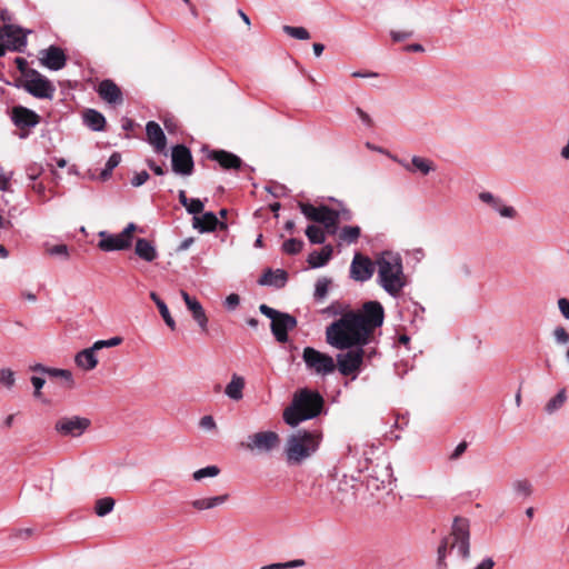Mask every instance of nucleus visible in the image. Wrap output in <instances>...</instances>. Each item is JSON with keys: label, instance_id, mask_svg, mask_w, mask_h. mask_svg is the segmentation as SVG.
Returning <instances> with one entry per match:
<instances>
[{"label": "nucleus", "instance_id": "nucleus-1", "mask_svg": "<svg viewBox=\"0 0 569 569\" xmlns=\"http://www.w3.org/2000/svg\"><path fill=\"white\" fill-rule=\"evenodd\" d=\"M385 320V309L379 301L370 300L359 310H349L347 313L326 328V341L338 349L365 347L371 340L373 332L380 328Z\"/></svg>", "mask_w": 569, "mask_h": 569}, {"label": "nucleus", "instance_id": "nucleus-2", "mask_svg": "<svg viewBox=\"0 0 569 569\" xmlns=\"http://www.w3.org/2000/svg\"><path fill=\"white\" fill-rule=\"evenodd\" d=\"M377 282L391 297L397 298L407 286L402 258L399 253L383 251L376 258Z\"/></svg>", "mask_w": 569, "mask_h": 569}, {"label": "nucleus", "instance_id": "nucleus-3", "mask_svg": "<svg viewBox=\"0 0 569 569\" xmlns=\"http://www.w3.org/2000/svg\"><path fill=\"white\" fill-rule=\"evenodd\" d=\"M325 406L323 397L316 390L300 389L293 395L291 403L283 410V421L290 427L318 417Z\"/></svg>", "mask_w": 569, "mask_h": 569}, {"label": "nucleus", "instance_id": "nucleus-4", "mask_svg": "<svg viewBox=\"0 0 569 569\" xmlns=\"http://www.w3.org/2000/svg\"><path fill=\"white\" fill-rule=\"evenodd\" d=\"M448 549L457 550L458 555L463 559L470 558V530L469 521L465 518L456 517L452 523L451 533L445 537L437 550L438 569H447Z\"/></svg>", "mask_w": 569, "mask_h": 569}, {"label": "nucleus", "instance_id": "nucleus-5", "mask_svg": "<svg viewBox=\"0 0 569 569\" xmlns=\"http://www.w3.org/2000/svg\"><path fill=\"white\" fill-rule=\"evenodd\" d=\"M318 431L298 430L290 435L286 443V457L289 463L299 465L313 455L320 445Z\"/></svg>", "mask_w": 569, "mask_h": 569}, {"label": "nucleus", "instance_id": "nucleus-6", "mask_svg": "<svg viewBox=\"0 0 569 569\" xmlns=\"http://www.w3.org/2000/svg\"><path fill=\"white\" fill-rule=\"evenodd\" d=\"M259 311L271 320L270 329L274 339L280 343L287 342L288 332L297 327V319L264 303L259 306Z\"/></svg>", "mask_w": 569, "mask_h": 569}, {"label": "nucleus", "instance_id": "nucleus-7", "mask_svg": "<svg viewBox=\"0 0 569 569\" xmlns=\"http://www.w3.org/2000/svg\"><path fill=\"white\" fill-rule=\"evenodd\" d=\"M137 230V226L130 222L120 233L112 234L108 231L99 232L98 248L102 251H120L131 247L133 232Z\"/></svg>", "mask_w": 569, "mask_h": 569}, {"label": "nucleus", "instance_id": "nucleus-8", "mask_svg": "<svg viewBox=\"0 0 569 569\" xmlns=\"http://www.w3.org/2000/svg\"><path fill=\"white\" fill-rule=\"evenodd\" d=\"M302 359L307 369L317 376H328L336 370L335 359L312 347H306L302 352Z\"/></svg>", "mask_w": 569, "mask_h": 569}, {"label": "nucleus", "instance_id": "nucleus-9", "mask_svg": "<svg viewBox=\"0 0 569 569\" xmlns=\"http://www.w3.org/2000/svg\"><path fill=\"white\" fill-rule=\"evenodd\" d=\"M346 350V352L337 355L336 369H338L342 376H352V379H355L363 363L365 350L363 347H353Z\"/></svg>", "mask_w": 569, "mask_h": 569}, {"label": "nucleus", "instance_id": "nucleus-10", "mask_svg": "<svg viewBox=\"0 0 569 569\" xmlns=\"http://www.w3.org/2000/svg\"><path fill=\"white\" fill-rule=\"evenodd\" d=\"M24 90L38 99H52L56 88L49 79L36 69H30L23 84Z\"/></svg>", "mask_w": 569, "mask_h": 569}, {"label": "nucleus", "instance_id": "nucleus-11", "mask_svg": "<svg viewBox=\"0 0 569 569\" xmlns=\"http://www.w3.org/2000/svg\"><path fill=\"white\" fill-rule=\"evenodd\" d=\"M298 207L308 220L323 224L327 232L331 234V229L335 227V217H337L335 209L326 204L316 207L308 202H299Z\"/></svg>", "mask_w": 569, "mask_h": 569}, {"label": "nucleus", "instance_id": "nucleus-12", "mask_svg": "<svg viewBox=\"0 0 569 569\" xmlns=\"http://www.w3.org/2000/svg\"><path fill=\"white\" fill-rule=\"evenodd\" d=\"M91 426V420L86 417H61L54 423V430L62 437L77 438L82 436Z\"/></svg>", "mask_w": 569, "mask_h": 569}, {"label": "nucleus", "instance_id": "nucleus-13", "mask_svg": "<svg viewBox=\"0 0 569 569\" xmlns=\"http://www.w3.org/2000/svg\"><path fill=\"white\" fill-rule=\"evenodd\" d=\"M280 445V438L274 431H260L248 437L242 446L257 453H269Z\"/></svg>", "mask_w": 569, "mask_h": 569}, {"label": "nucleus", "instance_id": "nucleus-14", "mask_svg": "<svg viewBox=\"0 0 569 569\" xmlns=\"http://www.w3.org/2000/svg\"><path fill=\"white\" fill-rule=\"evenodd\" d=\"M172 171L180 176H190L193 172V158L184 144L173 146L171 149Z\"/></svg>", "mask_w": 569, "mask_h": 569}, {"label": "nucleus", "instance_id": "nucleus-15", "mask_svg": "<svg viewBox=\"0 0 569 569\" xmlns=\"http://www.w3.org/2000/svg\"><path fill=\"white\" fill-rule=\"evenodd\" d=\"M376 266V261L373 262L369 257L357 252L350 264V277L359 282L368 281L372 277Z\"/></svg>", "mask_w": 569, "mask_h": 569}, {"label": "nucleus", "instance_id": "nucleus-16", "mask_svg": "<svg viewBox=\"0 0 569 569\" xmlns=\"http://www.w3.org/2000/svg\"><path fill=\"white\" fill-rule=\"evenodd\" d=\"M0 40H6L11 51L22 52L27 46V36L22 28L9 23L0 27Z\"/></svg>", "mask_w": 569, "mask_h": 569}, {"label": "nucleus", "instance_id": "nucleus-17", "mask_svg": "<svg viewBox=\"0 0 569 569\" xmlns=\"http://www.w3.org/2000/svg\"><path fill=\"white\" fill-rule=\"evenodd\" d=\"M40 63L53 71L61 70L67 63V56L64 51L57 46H50L40 51Z\"/></svg>", "mask_w": 569, "mask_h": 569}, {"label": "nucleus", "instance_id": "nucleus-18", "mask_svg": "<svg viewBox=\"0 0 569 569\" xmlns=\"http://www.w3.org/2000/svg\"><path fill=\"white\" fill-rule=\"evenodd\" d=\"M478 198L502 218L515 219L518 214L517 210L512 206L506 204L500 197L495 196L489 191L480 192Z\"/></svg>", "mask_w": 569, "mask_h": 569}, {"label": "nucleus", "instance_id": "nucleus-19", "mask_svg": "<svg viewBox=\"0 0 569 569\" xmlns=\"http://www.w3.org/2000/svg\"><path fill=\"white\" fill-rule=\"evenodd\" d=\"M11 120L17 128L23 130L38 126L40 116L27 107L16 106L12 108Z\"/></svg>", "mask_w": 569, "mask_h": 569}, {"label": "nucleus", "instance_id": "nucleus-20", "mask_svg": "<svg viewBox=\"0 0 569 569\" xmlns=\"http://www.w3.org/2000/svg\"><path fill=\"white\" fill-rule=\"evenodd\" d=\"M391 159L410 173L419 172L422 176H427L436 170V164L432 160L420 156H413L410 161L399 159L398 157H391Z\"/></svg>", "mask_w": 569, "mask_h": 569}, {"label": "nucleus", "instance_id": "nucleus-21", "mask_svg": "<svg viewBox=\"0 0 569 569\" xmlns=\"http://www.w3.org/2000/svg\"><path fill=\"white\" fill-rule=\"evenodd\" d=\"M181 297L187 306V308L191 311L194 321L200 327L201 331H208V317L201 303L193 297H191L187 291L181 290Z\"/></svg>", "mask_w": 569, "mask_h": 569}, {"label": "nucleus", "instance_id": "nucleus-22", "mask_svg": "<svg viewBox=\"0 0 569 569\" xmlns=\"http://www.w3.org/2000/svg\"><path fill=\"white\" fill-rule=\"evenodd\" d=\"M208 158L217 161L224 170H239L243 166L241 158L226 150H211Z\"/></svg>", "mask_w": 569, "mask_h": 569}, {"label": "nucleus", "instance_id": "nucleus-23", "mask_svg": "<svg viewBox=\"0 0 569 569\" xmlns=\"http://www.w3.org/2000/svg\"><path fill=\"white\" fill-rule=\"evenodd\" d=\"M192 227L198 229L201 233L212 232L216 229L226 230L227 223L219 221L213 212H206L202 217L194 216L192 220Z\"/></svg>", "mask_w": 569, "mask_h": 569}, {"label": "nucleus", "instance_id": "nucleus-24", "mask_svg": "<svg viewBox=\"0 0 569 569\" xmlns=\"http://www.w3.org/2000/svg\"><path fill=\"white\" fill-rule=\"evenodd\" d=\"M148 142L153 147L154 151L161 153L166 150L167 138L162 128L156 121H149L146 126Z\"/></svg>", "mask_w": 569, "mask_h": 569}, {"label": "nucleus", "instance_id": "nucleus-25", "mask_svg": "<svg viewBox=\"0 0 569 569\" xmlns=\"http://www.w3.org/2000/svg\"><path fill=\"white\" fill-rule=\"evenodd\" d=\"M98 93L100 98L108 103H122V92L120 88L110 79H104L99 83Z\"/></svg>", "mask_w": 569, "mask_h": 569}, {"label": "nucleus", "instance_id": "nucleus-26", "mask_svg": "<svg viewBox=\"0 0 569 569\" xmlns=\"http://www.w3.org/2000/svg\"><path fill=\"white\" fill-rule=\"evenodd\" d=\"M288 281V273L283 269L272 270L270 268L266 269L262 276L259 278L258 283L260 286L273 287L277 289H281L286 286Z\"/></svg>", "mask_w": 569, "mask_h": 569}, {"label": "nucleus", "instance_id": "nucleus-27", "mask_svg": "<svg viewBox=\"0 0 569 569\" xmlns=\"http://www.w3.org/2000/svg\"><path fill=\"white\" fill-rule=\"evenodd\" d=\"M229 493H222L213 497H204L192 500L190 503L193 509L198 511H204L217 508L229 500Z\"/></svg>", "mask_w": 569, "mask_h": 569}, {"label": "nucleus", "instance_id": "nucleus-28", "mask_svg": "<svg viewBox=\"0 0 569 569\" xmlns=\"http://www.w3.org/2000/svg\"><path fill=\"white\" fill-rule=\"evenodd\" d=\"M134 252L140 259L147 262H152L158 257L156 247L146 238H139L136 241Z\"/></svg>", "mask_w": 569, "mask_h": 569}, {"label": "nucleus", "instance_id": "nucleus-29", "mask_svg": "<svg viewBox=\"0 0 569 569\" xmlns=\"http://www.w3.org/2000/svg\"><path fill=\"white\" fill-rule=\"evenodd\" d=\"M77 366L86 371L93 370L98 365L96 351L92 347L83 349L76 355Z\"/></svg>", "mask_w": 569, "mask_h": 569}, {"label": "nucleus", "instance_id": "nucleus-30", "mask_svg": "<svg viewBox=\"0 0 569 569\" xmlns=\"http://www.w3.org/2000/svg\"><path fill=\"white\" fill-rule=\"evenodd\" d=\"M244 379L241 376L232 375L230 382L224 388L228 398L239 401L243 397Z\"/></svg>", "mask_w": 569, "mask_h": 569}, {"label": "nucleus", "instance_id": "nucleus-31", "mask_svg": "<svg viewBox=\"0 0 569 569\" xmlns=\"http://www.w3.org/2000/svg\"><path fill=\"white\" fill-rule=\"evenodd\" d=\"M83 122L93 131H102L106 126V118L101 112L94 109H87L83 112Z\"/></svg>", "mask_w": 569, "mask_h": 569}, {"label": "nucleus", "instance_id": "nucleus-32", "mask_svg": "<svg viewBox=\"0 0 569 569\" xmlns=\"http://www.w3.org/2000/svg\"><path fill=\"white\" fill-rule=\"evenodd\" d=\"M332 254V247L326 246L320 251H312L308 257L311 268H320L328 263Z\"/></svg>", "mask_w": 569, "mask_h": 569}, {"label": "nucleus", "instance_id": "nucleus-33", "mask_svg": "<svg viewBox=\"0 0 569 569\" xmlns=\"http://www.w3.org/2000/svg\"><path fill=\"white\" fill-rule=\"evenodd\" d=\"M568 395L567 389L561 388L558 390L556 396L550 398L547 403L545 405V411L547 415H553L556 411H558L560 408L563 407V405L567 402Z\"/></svg>", "mask_w": 569, "mask_h": 569}, {"label": "nucleus", "instance_id": "nucleus-34", "mask_svg": "<svg viewBox=\"0 0 569 569\" xmlns=\"http://www.w3.org/2000/svg\"><path fill=\"white\" fill-rule=\"evenodd\" d=\"M150 298L151 300L156 303V306L158 307L159 309V312L163 319V321L166 322V325L171 329V330H174L176 329V321L173 320V318L171 317L170 312H169V309L166 305V302L160 299V297L154 292V291H151L150 292Z\"/></svg>", "mask_w": 569, "mask_h": 569}, {"label": "nucleus", "instance_id": "nucleus-35", "mask_svg": "<svg viewBox=\"0 0 569 569\" xmlns=\"http://www.w3.org/2000/svg\"><path fill=\"white\" fill-rule=\"evenodd\" d=\"M361 236V229L358 226H345L339 232V239L348 244L356 243Z\"/></svg>", "mask_w": 569, "mask_h": 569}, {"label": "nucleus", "instance_id": "nucleus-36", "mask_svg": "<svg viewBox=\"0 0 569 569\" xmlns=\"http://www.w3.org/2000/svg\"><path fill=\"white\" fill-rule=\"evenodd\" d=\"M32 370L33 371H39V372H42V373H47V375H49L51 377H61L66 381H68L70 383L73 382L71 371L66 370V369L47 368V367L38 363V365L32 367Z\"/></svg>", "mask_w": 569, "mask_h": 569}, {"label": "nucleus", "instance_id": "nucleus-37", "mask_svg": "<svg viewBox=\"0 0 569 569\" xmlns=\"http://www.w3.org/2000/svg\"><path fill=\"white\" fill-rule=\"evenodd\" d=\"M116 505V500L112 497H103L96 501L94 512L98 517H104L109 515Z\"/></svg>", "mask_w": 569, "mask_h": 569}, {"label": "nucleus", "instance_id": "nucleus-38", "mask_svg": "<svg viewBox=\"0 0 569 569\" xmlns=\"http://www.w3.org/2000/svg\"><path fill=\"white\" fill-rule=\"evenodd\" d=\"M306 236L311 243L322 244L326 241L325 231L315 224H309L306 229Z\"/></svg>", "mask_w": 569, "mask_h": 569}, {"label": "nucleus", "instance_id": "nucleus-39", "mask_svg": "<svg viewBox=\"0 0 569 569\" xmlns=\"http://www.w3.org/2000/svg\"><path fill=\"white\" fill-rule=\"evenodd\" d=\"M339 209L336 210L337 217H335V227L331 229V234H335L338 230V223L340 220L351 221L353 218L352 211L339 202Z\"/></svg>", "mask_w": 569, "mask_h": 569}, {"label": "nucleus", "instance_id": "nucleus-40", "mask_svg": "<svg viewBox=\"0 0 569 569\" xmlns=\"http://www.w3.org/2000/svg\"><path fill=\"white\" fill-rule=\"evenodd\" d=\"M282 30L289 37H292L298 40H308L310 39L309 31L303 27H292V26H283Z\"/></svg>", "mask_w": 569, "mask_h": 569}, {"label": "nucleus", "instance_id": "nucleus-41", "mask_svg": "<svg viewBox=\"0 0 569 569\" xmlns=\"http://www.w3.org/2000/svg\"><path fill=\"white\" fill-rule=\"evenodd\" d=\"M512 489L516 492V495L523 498H528L532 493V486L526 479L513 481Z\"/></svg>", "mask_w": 569, "mask_h": 569}, {"label": "nucleus", "instance_id": "nucleus-42", "mask_svg": "<svg viewBox=\"0 0 569 569\" xmlns=\"http://www.w3.org/2000/svg\"><path fill=\"white\" fill-rule=\"evenodd\" d=\"M351 310L349 305L341 303L339 301H333L330 303L327 308L322 310V313L329 315V316H340L343 313H347V311Z\"/></svg>", "mask_w": 569, "mask_h": 569}, {"label": "nucleus", "instance_id": "nucleus-43", "mask_svg": "<svg viewBox=\"0 0 569 569\" xmlns=\"http://www.w3.org/2000/svg\"><path fill=\"white\" fill-rule=\"evenodd\" d=\"M303 241L296 238H290L282 243V251L287 254H297L302 250Z\"/></svg>", "mask_w": 569, "mask_h": 569}, {"label": "nucleus", "instance_id": "nucleus-44", "mask_svg": "<svg viewBox=\"0 0 569 569\" xmlns=\"http://www.w3.org/2000/svg\"><path fill=\"white\" fill-rule=\"evenodd\" d=\"M220 473V469L217 466H207L204 468L198 469L193 472L192 477L194 480L200 481L204 478H213Z\"/></svg>", "mask_w": 569, "mask_h": 569}, {"label": "nucleus", "instance_id": "nucleus-45", "mask_svg": "<svg viewBox=\"0 0 569 569\" xmlns=\"http://www.w3.org/2000/svg\"><path fill=\"white\" fill-rule=\"evenodd\" d=\"M331 283V280L323 277L317 280L316 287H315V299L316 300H322L328 295L329 284Z\"/></svg>", "mask_w": 569, "mask_h": 569}, {"label": "nucleus", "instance_id": "nucleus-46", "mask_svg": "<svg viewBox=\"0 0 569 569\" xmlns=\"http://www.w3.org/2000/svg\"><path fill=\"white\" fill-rule=\"evenodd\" d=\"M303 559H296L288 562H276L261 567L260 569H291L305 566Z\"/></svg>", "mask_w": 569, "mask_h": 569}, {"label": "nucleus", "instance_id": "nucleus-47", "mask_svg": "<svg viewBox=\"0 0 569 569\" xmlns=\"http://www.w3.org/2000/svg\"><path fill=\"white\" fill-rule=\"evenodd\" d=\"M0 383L7 389H11L16 383L14 372L9 368L0 369Z\"/></svg>", "mask_w": 569, "mask_h": 569}, {"label": "nucleus", "instance_id": "nucleus-48", "mask_svg": "<svg viewBox=\"0 0 569 569\" xmlns=\"http://www.w3.org/2000/svg\"><path fill=\"white\" fill-rule=\"evenodd\" d=\"M552 337L557 345H567L569 342V332L565 327L558 326L552 331Z\"/></svg>", "mask_w": 569, "mask_h": 569}, {"label": "nucleus", "instance_id": "nucleus-49", "mask_svg": "<svg viewBox=\"0 0 569 569\" xmlns=\"http://www.w3.org/2000/svg\"><path fill=\"white\" fill-rule=\"evenodd\" d=\"M186 208V210L193 214V216H197L199 214L200 212H202L203 208H204V204L203 202L198 199V198H192V199H189L188 202H187V206H183Z\"/></svg>", "mask_w": 569, "mask_h": 569}, {"label": "nucleus", "instance_id": "nucleus-50", "mask_svg": "<svg viewBox=\"0 0 569 569\" xmlns=\"http://www.w3.org/2000/svg\"><path fill=\"white\" fill-rule=\"evenodd\" d=\"M48 252L51 256H60L63 259L69 258V249H68L67 244H63V243L56 244V246L51 247L50 249H48Z\"/></svg>", "mask_w": 569, "mask_h": 569}, {"label": "nucleus", "instance_id": "nucleus-51", "mask_svg": "<svg viewBox=\"0 0 569 569\" xmlns=\"http://www.w3.org/2000/svg\"><path fill=\"white\" fill-rule=\"evenodd\" d=\"M149 179V173L144 170L137 172L133 178L131 179V184L133 187H140L143 183H146Z\"/></svg>", "mask_w": 569, "mask_h": 569}, {"label": "nucleus", "instance_id": "nucleus-52", "mask_svg": "<svg viewBox=\"0 0 569 569\" xmlns=\"http://www.w3.org/2000/svg\"><path fill=\"white\" fill-rule=\"evenodd\" d=\"M199 426L202 428V429H206V430H214L217 428V425H216V421L213 419L212 416H203L200 421H199Z\"/></svg>", "mask_w": 569, "mask_h": 569}, {"label": "nucleus", "instance_id": "nucleus-53", "mask_svg": "<svg viewBox=\"0 0 569 569\" xmlns=\"http://www.w3.org/2000/svg\"><path fill=\"white\" fill-rule=\"evenodd\" d=\"M31 383L34 387V397L39 398L41 396V388L44 386L46 380L38 376L31 377Z\"/></svg>", "mask_w": 569, "mask_h": 569}, {"label": "nucleus", "instance_id": "nucleus-54", "mask_svg": "<svg viewBox=\"0 0 569 569\" xmlns=\"http://www.w3.org/2000/svg\"><path fill=\"white\" fill-rule=\"evenodd\" d=\"M240 303V297L237 293H230L224 301V306L229 310L236 309Z\"/></svg>", "mask_w": 569, "mask_h": 569}, {"label": "nucleus", "instance_id": "nucleus-55", "mask_svg": "<svg viewBox=\"0 0 569 569\" xmlns=\"http://www.w3.org/2000/svg\"><path fill=\"white\" fill-rule=\"evenodd\" d=\"M412 34H413L412 31H391L390 32L391 39L395 42H401L406 39H409L412 37Z\"/></svg>", "mask_w": 569, "mask_h": 569}, {"label": "nucleus", "instance_id": "nucleus-56", "mask_svg": "<svg viewBox=\"0 0 569 569\" xmlns=\"http://www.w3.org/2000/svg\"><path fill=\"white\" fill-rule=\"evenodd\" d=\"M11 179H12V172H9V173L0 172V191H8L10 189Z\"/></svg>", "mask_w": 569, "mask_h": 569}, {"label": "nucleus", "instance_id": "nucleus-57", "mask_svg": "<svg viewBox=\"0 0 569 569\" xmlns=\"http://www.w3.org/2000/svg\"><path fill=\"white\" fill-rule=\"evenodd\" d=\"M356 112L366 127L371 128L373 126V120L366 111H363L361 108L357 107Z\"/></svg>", "mask_w": 569, "mask_h": 569}, {"label": "nucleus", "instance_id": "nucleus-58", "mask_svg": "<svg viewBox=\"0 0 569 569\" xmlns=\"http://www.w3.org/2000/svg\"><path fill=\"white\" fill-rule=\"evenodd\" d=\"M558 308L563 318L569 320V299L560 298L558 300Z\"/></svg>", "mask_w": 569, "mask_h": 569}, {"label": "nucleus", "instance_id": "nucleus-59", "mask_svg": "<svg viewBox=\"0 0 569 569\" xmlns=\"http://www.w3.org/2000/svg\"><path fill=\"white\" fill-rule=\"evenodd\" d=\"M120 161H121V154L119 152H113L107 160L106 166L108 167L109 170H113L116 167L119 166Z\"/></svg>", "mask_w": 569, "mask_h": 569}, {"label": "nucleus", "instance_id": "nucleus-60", "mask_svg": "<svg viewBox=\"0 0 569 569\" xmlns=\"http://www.w3.org/2000/svg\"><path fill=\"white\" fill-rule=\"evenodd\" d=\"M467 447L468 443L466 441L460 442L450 455V460H457L467 450Z\"/></svg>", "mask_w": 569, "mask_h": 569}, {"label": "nucleus", "instance_id": "nucleus-61", "mask_svg": "<svg viewBox=\"0 0 569 569\" xmlns=\"http://www.w3.org/2000/svg\"><path fill=\"white\" fill-rule=\"evenodd\" d=\"M14 62L17 64V68L18 70L24 74V77L27 78V73L28 71L30 70V68H28V61L24 59V58H21V57H17L14 59Z\"/></svg>", "mask_w": 569, "mask_h": 569}, {"label": "nucleus", "instance_id": "nucleus-62", "mask_svg": "<svg viewBox=\"0 0 569 569\" xmlns=\"http://www.w3.org/2000/svg\"><path fill=\"white\" fill-rule=\"evenodd\" d=\"M351 76L353 78H377L379 74L372 71H355Z\"/></svg>", "mask_w": 569, "mask_h": 569}, {"label": "nucleus", "instance_id": "nucleus-63", "mask_svg": "<svg viewBox=\"0 0 569 569\" xmlns=\"http://www.w3.org/2000/svg\"><path fill=\"white\" fill-rule=\"evenodd\" d=\"M147 164L157 176L164 174L163 169L160 166H158L153 160H147Z\"/></svg>", "mask_w": 569, "mask_h": 569}, {"label": "nucleus", "instance_id": "nucleus-64", "mask_svg": "<svg viewBox=\"0 0 569 569\" xmlns=\"http://www.w3.org/2000/svg\"><path fill=\"white\" fill-rule=\"evenodd\" d=\"M495 566V561L492 560V558H486L483 559L477 567L476 569H492Z\"/></svg>", "mask_w": 569, "mask_h": 569}]
</instances>
